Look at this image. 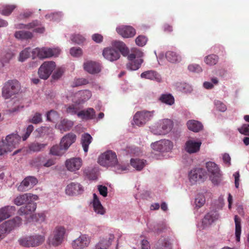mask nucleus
<instances>
[{
    "mask_svg": "<svg viewBox=\"0 0 249 249\" xmlns=\"http://www.w3.org/2000/svg\"><path fill=\"white\" fill-rule=\"evenodd\" d=\"M172 243L168 237L160 238L155 246L154 249H172Z\"/></svg>",
    "mask_w": 249,
    "mask_h": 249,
    "instance_id": "29",
    "label": "nucleus"
},
{
    "mask_svg": "<svg viewBox=\"0 0 249 249\" xmlns=\"http://www.w3.org/2000/svg\"><path fill=\"white\" fill-rule=\"evenodd\" d=\"M151 146L155 150L160 152H167L172 148L173 143L169 140H163L153 143Z\"/></svg>",
    "mask_w": 249,
    "mask_h": 249,
    "instance_id": "17",
    "label": "nucleus"
},
{
    "mask_svg": "<svg viewBox=\"0 0 249 249\" xmlns=\"http://www.w3.org/2000/svg\"><path fill=\"white\" fill-rule=\"evenodd\" d=\"M141 77L150 80H155L158 82H160L161 81L160 75L157 71L153 70L142 72L141 74Z\"/></svg>",
    "mask_w": 249,
    "mask_h": 249,
    "instance_id": "28",
    "label": "nucleus"
},
{
    "mask_svg": "<svg viewBox=\"0 0 249 249\" xmlns=\"http://www.w3.org/2000/svg\"><path fill=\"white\" fill-rule=\"evenodd\" d=\"M13 56L14 54L11 51L4 53L0 58L2 66H4L5 64L9 63Z\"/></svg>",
    "mask_w": 249,
    "mask_h": 249,
    "instance_id": "45",
    "label": "nucleus"
},
{
    "mask_svg": "<svg viewBox=\"0 0 249 249\" xmlns=\"http://www.w3.org/2000/svg\"><path fill=\"white\" fill-rule=\"evenodd\" d=\"M98 189L101 195L106 197L107 195V188L105 186L99 185Z\"/></svg>",
    "mask_w": 249,
    "mask_h": 249,
    "instance_id": "60",
    "label": "nucleus"
},
{
    "mask_svg": "<svg viewBox=\"0 0 249 249\" xmlns=\"http://www.w3.org/2000/svg\"><path fill=\"white\" fill-rule=\"evenodd\" d=\"M188 128L193 132H197L203 129L202 124L199 121L191 120L187 123Z\"/></svg>",
    "mask_w": 249,
    "mask_h": 249,
    "instance_id": "33",
    "label": "nucleus"
},
{
    "mask_svg": "<svg viewBox=\"0 0 249 249\" xmlns=\"http://www.w3.org/2000/svg\"><path fill=\"white\" fill-rule=\"evenodd\" d=\"M238 131L242 134L249 136V124H243L240 127L238 128Z\"/></svg>",
    "mask_w": 249,
    "mask_h": 249,
    "instance_id": "52",
    "label": "nucleus"
},
{
    "mask_svg": "<svg viewBox=\"0 0 249 249\" xmlns=\"http://www.w3.org/2000/svg\"><path fill=\"white\" fill-rule=\"evenodd\" d=\"M222 159L224 162L225 163V164L227 165V166L229 167L231 165V158L229 154L224 153V154H223Z\"/></svg>",
    "mask_w": 249,
    "mask_h": 249,
    "instance_id": "61",
    "label": "nucleus"
},
{
    "mask_svg": "<svg viewBox=\"0 0 249 249\" xmlns=\"http://www.w3.org/2000/svg\"><path fill=\"white\" fill-rule=\"evenodd\" d=\"M201 143L200 141L188 140L185 143V150L189 154L196 153L199 151Z\"/></svg>",
    "mask_w": 249,
    "mask_h": 249,
    "instance_id": "24",
    "label": "nucleus"
},
{
    "mask_svg": "<svg viewBox=\"0 0 249 249\" xmlns=\"http://www.w3.org/2000/svg\"><path fill=\"white\" fill-rule=\"evenodd\" d=\"M67 149L61 145V142L59 145H55L51 147L50 153L54 156H60L64 154Z\"/></svg>",
    "mask_w": 249,
    "mask_h": 249,
    "instance_id": "35",
    "label": "nucleus"
},
{
    "mask_svg": "<svg viewBox=\"0 0 249 249\" xmlns=\"http://www.w3.org/2000/svg\"><path fill=\"white\" fill-rule=\"evenodd\" d=\"M135 42L138 46H143L146 44L147 38L143 36H139L136 38Z\"/></svg>",
    "mask_w": 249,
    "mask_h": 249,
    "instance_id": "53",
    "label": "nucleus"
},
{
    "mask_svg": "<svg viewBox=\"0 0 249 249\" xmlns=\"http://www.w3.org/2000/svg\"><path fill=\"white\" fill-rule=\"evenodd\" d=\"M92 138L88 133H84L81 136V144L85 152L87 153L89 150V146L92 141Z\"/></svg>",
    "mask_w": 249,
    "mask_h": 249,
    "instance_id": "32",
    "label": "nucleus"
},
{
    "mask_svg": "<svg viewBox=\"0 0 249 249\" xmlns=\"http://www.w3.org/2000/svg\"><path fill=\"white\" fill-rule=\"evenodd\" d=\"M206 176V173L204 169L198 168L192 170L189 174V180L192 183L194 184L199 180H203Z\"/></svg>",
    "mask_w": 249,
    "mask_h": 249,
    "instance_id": "16",
    "label": "nucleus"
},
{
    "mask_svg": "<svg viewBox=\"0 0 249 249\" xmlns=\"http://www.w3.org/2000/svg\"><path fill=\"white\" fill-rule=\"evenodd\" d=\"M98 162L104 166H117L116 172L121 173L126 170V167L118 164V160L115 152L108 150L102 154L98 159Z\"/></svg>",
    "mask_w": 249,
    "mask_h": 249,
    "instance_id": "3",
    "label": "nucleus"
},
{
    "mask_svg": "<svg viewBox=\"0 0 249 249\" xmlns=\"http://www.w3.org/2000/svg\"><path fill=\"white\" fill-rule=\"evenodd\" d=\"M214 104L216 109L220 111L224 112L227 109L226 106L220 101H215Z\"/></svg>",
    "mask_w": 249,
    "mask_h": 249,
    "instance_id": "56",
    "label": "nucleus"
},
{
    "mask_svg": "<svg viewBox=\"0 0 249 249\" xmlns=\"http://www.w3.org/2000/svg\"><path fill=\"white\" fill-rule=\"evenodd\" d=\"M38 182L37 178L33 176H28L25 178L18 187V190L19 192H24L29 189L33 188Z\"/></svg>",
    "mask_w": 249,
    "mask_h": 249,
    "instance_id": "14",
    "label": "nucleus"
},
{
    "mask_svg": "<svg viewBox=\"0 0 249 249\" xmlns=\"http://www.w3.org/2000/svg\"><path fill=\"white\" fill-rule=\"evenodd\" d=\"M77 116L83 120H92L95 117V111L92 108H88L78 112Z\"/></svg>",
    "mask_w": 249,
    "mask_h": 249,
    "instance_id": "30",
    "label": "nucleus"
},
{
    "mask_svg": "<svg viewBox=\"0 0 249 249\" xmlns=\"http://www.w3.org/2000/svg\"><path fill=\"white\" fill-rule=\"evenodd\" d=\"M233 176L234 177L235 181V186L236 188H238L239 187V178H240V174L239 172L238 171L236 172L233 174Z\"/></svg>",
    "mask_w": 249,
    "mask_h": 249,
    "instance_id": "64",
    "label": "nucleus"
},
{
    "mask_svg": "<svg viewBox=\"0 0 249 249\" xmlns=\"http://www.w3.org/2000/svg\"><path fill=\"white\" fill-rule=\"evenodd\" d=\"M20 137L17 133L8 135L5 139L0 141V155L11 151L18 147L20 141Z\"/></svg>",
    "mask_w": 249,
    "mask_h": 249,
    "instance_id": "4",
    "label": "nucleus"
},
{
    "mask_svg": "<svg viewBox=\"0 0 249 249\" xmlns=\"http://www.w3.org/2000/svg\"><path fill=\"white\" fill-rule=\"evenodd\" d=\"M38 198L37 196L31 193H26L18 196L14 200V203L17 206H21L27 203L25 206H22L18 210V213L20 215H31L36 209V205L33 201Z\"/></svg>",
    "mask_w": 249,
    "mask_h": 249,
    "instance_id": "1",
    "label": "nucleus"
},
{
    "mask_svg": "<svg viewBox=\"0 0 249 249\" xmlns=\"http://www.w3.org/2000/svg\"><path fill=\"white\" fill-rule=\"evenodd\" d=\"M206 168L211 174L210 178L213 184L218 185L222 180V175L217 165L213 162L209 161L206 163Z\"/></svg>",
    "mask_w": 249,
    "mask_h": 249,
    "instance_id": "8",
    "label": "nucleus"
},
{
    "mask_svg": "<svg viewBox=\"0 0 249 249\" xmlns=\"http://www.w3.org/2000/svg\"><path fill=\"white\" fill-rule=\"evenodd\" d=\"M110 240H112V238H109V240L107 239H103L95 246L94 249H107V248L111 244Z\"/></svg>",
    "mask_w": 249,
    "mask_h": 249,
    "instance_id": "43",
    "label": "nucleus"
},
{
    "mask_svg": "<svg viewBox=\"0 0 249 249\" xmlns=\"http://www.w3.org/2000/svg\"><path fill=\"white\" fill-rule=\"evenodd\" d=\"M71 40L76 43L81 44L85 41V38L82 35L77 34L73 36Z\"/></svg>",
    "mask_w": 249,
    "mask_h": 249,
    "instance_id": "57",
    "label": "nucleus"
},
{
    "mask_svg": "<svg viewBox=\"0 0 249 249\" xmlns=\"http://www.w3.org/2000/svg\"><path fill=\"white\" fill-rule=\"evenodd\" d=\"M42 115L40 113L36 112L32 118L28 120L29 123L37 124L42 122Z\"/></svg>",
    "mask_w": 249,
    "mask_h": 249,
    "instance_id": "48",
    "label": "nucleus"
},
{
    "mask_svg": "<svg viewBox=\"0 0 249 249\" xmlns=\"http://www.w3.org/2000/svg\"><path fill=\"white\" fill-rule=\"evenodd\" d=\"M90 241V238L88 235L82 234L73 241L72 247L74 249H83L89 245Z\"/></svg>",
    "mask_w": 249,
    "mask_h": 249,
    "instance_id": "18",
    "label": "nucleus"
},
{
    "mask_svg": "<svg viewBox=\"0 0 249 249\" xmlns=\"http://www.w3.org/2000/svg\"><path fill=\"white\" fill-rule=\"evenodd\" d=\"M34 130V126L33 125L30 124L27 127L26 132L24 135L22 137L23 141H25L30 135L31 133Z\"/></svg>",
    "mask_w": 249,
    "mask_h": 249,
    "instance_id": "59",
    "label": "nucleus"
},
{
    "mask_svg": "<svg viewBox=\"0 0 249 249\" xmlns=\"http://www.w3.org/2000/svg\"><path fill=\"white\" fill-rule=\"evenodd\" d=\"M70 53L75 57H78L82 53V51L80 48L73 47L70 50Z\"/></svg>",
    "mask_w": 249,
    "mask_h": 249,
    "instance_id": "55",
    "label": "nucleus"
},
{
    "mask_svg": "<svg viewBox=\"0 0 249 249\" xmlns=\"http://www.w3.org/2000/svg\"><path fill=\"white\" fill-rule=\"evenodd\" d=\"M78 110V108L75 105H72L67 108V112L71 114H77Z\"/></svg>",
    "mask_w": 249,
    "mask_h": 249,
    "instance_id": "62",
    "label": "nucleus"
},
{
    "mask_svg": "<svg viewBox=\"0 0 249 249\" xmlns=\"http://www.w3.org/2000/svg\"><path fill=\"white\" fill-rule=\"evenodd\" d=\"M45 160V157L42 156H38L32 160V164L36 166L40 167L43 166Z\"/></svg>",
    "mask_w": 249,
    "mask_h": 249,
    "instance_id": "49",
    "label": "nucleus"
},
{
    "mask_svg": "<svg viewBox=\"0 0 249 249\" xmlns=\"http://www.w3.org/2000/svg\"><path fill=\"white\" fill-rule=\"evenodd\" d=\"M16 211L13 206H6L0 209V221H2L11 216Z\"/></svg>",
    "mask_w": 249,
    "mask_h": 249,
    "instance_id": "27",
    "label": "nucleus"
},
{
    "mask_svg": "<svg viewBox=\"0 0 249 249\" xmlns=\"http://www.w3.org/2000/svg\"><path fill=\"white\" fill-rule=\"evenodd\" d=\"M16 6L14 5H7L3 6L1 11V13L4 16L10 15L13 11L15 9Z\"/></svg>",
    "mask_w": 249,
    "mask_h": 249,
    "instance_id": "47",
    "label": "nucleus"
},
{
    "mask_svg": "<svg viewBox=\"0 0 249 249\" xmlns=\"http://www.w3.org/2000/svg\"><path fill=\"white\" fill-rule=\"evenodd\" d=\"M45 239L44 235L36 234L21 238L18 242L21 246L26 248L36 247L42 244Z\"/></svg>",
    "mask_w": 249,
    "mask_h": 249,
    "instance_id": "6",
    "label": "nucleus"
},
{
    "mask_svg": "<svg viewBox=\"0 0 249 249\" xmlns=\"http://www.w3.org/2000/svg\"><path fill=\"white\" fill-rule=\"evenodd\" d=\"M64 73L63 69L60 68L57 69L53 73L52 78L53 79L57 80L60 78Z\"/></svg>",
    "mask_w": 249,
    "mask_h": 249,
    "instance_id": "58",
    "label": "nucleus"
},
{
    "mask_svg": "<svg viewBox=\"0 0 249 249\" xmlns=\"http://www.w3.org/2000/svg\"><path fill=\"white\" fill-rule=\"evenodd\" d=\"M15 36L18 39H28L33 37L32 33L27 31H17L15 33Z\"/></svg>",
    "mask_w": 249,
    "mask_h": 249,
    "instance_id": "36",
    "label": "nucleus"
},
{
    "mask_svg": "<svg viewBox=\"0 0 249 249\" xmlns=\"http://www.w3.org/2000/svg\"><path fill=\"white\" fill-rule=\"evenodd\" d=\"M73 125V123L67 119H63L58 125V128L62 131L69 130Z\"/></svg>",
    "mask_w": 249,
    "mask_h": 249,
    "instance_id": "37",
    "label": "nucleus"
},
{
    "mask_svg": "<svg viewBox=\"0 0 249 249\" xmlns=\"http://www.w3.org/2000/svg\"><path fill=\"white\" fill-rule=\"evenodd\" d=\"M47 143H39L38 142L32 143L29 146V149L33 152H39L43 150L47 146Z\"/></svg>",
    "mask_w": 249,
    "mask_h": 249,
    "instance_id": "41",
    "label": "nucleus"
},
{
    "mask_svg": "<svg viewBox=\"0 0 249 249\" xmlns=\"http://www.w3.org/2000/svg\"><path fill=\"white\" fill-rule=\"evenodd\" d=\"M219 217L218 213L216 211H212L205 215L202 220V224L204 228L211 225L215 221L217 220Z\"/></svg>",
    "mask_w": 249,
    "mask_h": 249,
    "instance_id": "25",
    "label": "nucleus"
},
{
    "mask_svg": "<svg viewBox=\"0 0 249 249\" xmlns=\"http://www.w3.org/2000/svg\"><path fill=\"white\" fill-rule=\"evenodd\" d=\"M65 191L66 193L68 195H76L82 194L84 188L78 183L71 182L67 186Z\"/></svg>",
    "mask_w": 249,
    "mask_h": 249,
    "instance_id": "22",
    "label": "nucleus"
},
{
    "mask_svg": "<svg viewBox=\"0 0 249 249\" xmlns=\"http://www.w3.org/2000/svg\"><path fill=\"white\" fill-rule=\"evenodd\" d=\"M20 89V86L17 80H11L6 82L2 89V96L5 99H8L12 96L18 93Z\"/></svg>",
    "mask_w": 249,
    "mask_h": 249,
    "instance_id": "5",
    "label": "nucleus"
},
{
    "mask_svg": "<svg viewBox=\"0 0 249 249\" xmlns=\"http://www.w3.org/2000/svg\"><path fill=\"white\" fill-rule=\"evenodd\" d=\"M131 165L137 170H141L144 166V162L140 159H132L130 160Z\"/></svg>",
    "mask_w": 249,
    "mask_h": 249,
    "instance_id": "42",
    "label": "nucleus"
},
{
    "mask_svg": "<svg viewBox=\"0 0 249 249\" xmlns=\"http://www.w3.org/2000/svg\"><path fill=\"white\" fill-rule=\"evenodd\" d=\"M65 165L68 170L75 172L80 169L82 165V160L80 158H72L67 160Z\"/></svg>",
    "mask_w": 249,
    "mask_h": 249,
    "instance_id": "19",
    "label": "nucleus"
},
{
    "mask_svg": "<svg viewBox=\"0 0 249 249\" xmlns=\"http://www.w3.org/2000/svg\"><path fill=\"white\" fill-rule=\"evenodd\" d=\"M92 40L96 43H101L103 41V36L99 34H95L92 36Z\"/></svg>",
    "mask_w": 249,
    "mask_h": 249,
    "instance_id": "63",
    "label": "nucleus"
},
{
    "mask_svg": "<svg viewBox=\"0 0 249 249\" xmlns=\"http://www.w3.org/2000/svg\"><path fill=\"white\" fill-rule=\"evenodd\" d=\"M22 222V219L16 216L12 220L5 221L0 225V240L3 239L6 233L10 232L14 228L19 227Z\"/></svg>",
    "mask_w": 249,
    "mask_h": 249,
    "instance_id": "7",
    "label": "nucleus"
},
{
    "mask_svg": "<svg viewBox=\"0 0 249 249\" xmlns=\"http://www.w3.org/2000/svg\"><path fill=\"white\" fill-rule=\"evenodd\" d=\"M160 100L162 103L169 105H172L175 102L174 98L171 94H162Z\"/></svg>",
    "mask_w": 249,
    "mask_h": 249,
    "instance_id": "40",
    "label": "nucleus"
},
{
    "mask_svg": "<svg viewBox=\"0 0 249 249\" xmlns=\"http://www.w3.org/2000/svg\"><path fill=\"white\" fill-rule=\"evenodd\" d=\"M30 48H27L21 51L19 53L18 60L20 62L24 61L30 55Z\"/></svg>",
    "mask_w": 249,
    "mask_h": 249,
    "instance_id": "46",
    "label": "nucleus"
},
{
    "mask_svg": "<svg viewBox=\"0 0 249 249\" xmlns=\"http://www.w3.org/2000/svg\"><path fill=\"white\" fill-rule=\"evenodd\" d=\"M234 222L235 224V236L237 241H240L241 226V219L237 215L234 216Z\"/></svg>",
    "mask_w": 249,
    "mask_h": 249,
    "instance_id": "39",
    "label": "nucleus"
},
{
    "mask_svg": "<svg viewBox=\"0 0 249 249\" xmlns=\"http://www.w3.org/2000/svg\"><path fill=\"white\" fill-rule=\"evenodd\" d=\"M173 127V122L168 119L163 120L160 125V128L161 129L157 130L152 128V132L155 135H165L170 132Z\"/></svg>",
    "mask_w": 249,
    "mask_h": 249,
    "instance_id": "13",
    "label": "nucleus"
},
{
    "mask_svg": "<svg viewBox=\"0 0 249 249\" xmlns=\"http://www.w3.org/2000/svg\"><path fill=\"white\" fill-rule=\"evenodd\" d=\"M40 25V22L38 20H34L32 22L28 23L27 24H18L16 25V28L17 29H34V32L38 33H42L44 32L45 29L43 27H38V26Z\"/></svg>",
    "mask_w": 249,
    "mask_h": 249,
    "instance_id": "21",
    "label": "nucleus"
},
{
    "mask_svg": "<svg viewBox=\"0 0 249 249\" xmlns=\"http://www.w3.org/2000/svg\"><path fill=\"white\" fill-rule=\"evenodd\" d=\"M76 96L80 98V99L78 102V104H80L89 99L91 96V94L89 90H85L79 91L76 93Z\"/></svg>",
    "mask_w": 249,
    "mask_h": 249,
    "instance_id": "38",
    "label": "nucleus"
},
{
    "mask_svg": "<svg viewBox=\"0 0 249 249\" xmlns=\"http://www.w3.org/2000/svg\"><path fill=\"white\" fill-rule=\"evenodd\" d=\"M141 57L142 56L140 57L137 56L134 53L128 55L127 58L129 60V62L126 64L127 69L131 71L138 70L143 62V59Z\"/></svg>",
    "mask_w": 249,
    "mask_h": 249,
    "instance_id": "12",
    "label": "nucleus"
},
{
    "mask_svg": "<svg viewBox=\"0 0 249 249\" xmlns=\"http://www.w3.org/2000/svg\"><path fill=\"white\" fill-rule=\"evenodd\" d=\"M58 118L57 113L54 110H51L47 114V119L51 122H54Z\"/></svg>",
    "mask_w": 249,
    "mask_h": 249,
    "instance_id": "51",
    "label": "nucleus"
},
{
    "mask_svg": "<svg viewBox=\"0 0 249 249\" xmlns=\"http://www.w3.org/2000/svg\"><path fill=\"white\" fill-rule=\"evenodd\" d=\"M92 205L95 212L99 214L103 215L106 213V210L102 205L97 196L93 194Z\"/></svg>",
    "mask_w": 249,
    "mask_h": 249,
    "instance_id": "31",
    "label": "nucleus"
},
{
    "mask_svg": "<svg viewBox=\"0 0 249 249\" xmlns=\"http://www.w3.org/2000/svg\"><path fill=\"white\" fill-rule=\"evenodd\" d=\"M113 45L119 51L111 47L105 48L103 51V55L106 59L110 61H116L120 57V53L124 56L128 54L129 49L123 42L114 41Z\"/></svg>",
    "mask_w": 249,
    "mask_h": 249,
    "instance_id": "2",
    "label": "nucleus"
},
{
    "mask_svg": "<svg viewBox=\"0 0 249 249\" xmlns=\"http://www.w3.org/2000/svg\"><path fill=\"white\" fill-rule=\"evenodd\" d=\"M188 68L190 71L198 73L202 71L201 67L197 64H191L188 66Z\"/></svg>",
    "mask_w": 249,
    "mask_h": 249,
    "instance_id": "54",
    "label": "nucleus"
},
{
    "mask_svg": "<svg viewBox=\"0 0 249 249\" xmlns=\"http://www.w3.org/2000/svg\"><path fill=\"white\" fill-rule=\"evenodd\" d=\"M84 70L90 74L99 73L101 70V65L96 62L88 61L84 64Z\"/></svg>",
    "mask_w": 249,
    "mask_h": 249,
    "instance_id": "23",
    "label": "nucleus"
},
{
    "mask_svg": "<svg viewBox=\"0 0 249 249\" xmlns=\"http://www.w3.org/2000/svg\"><path fill=\"white\" fill-rule=\"evenodd\" d=\"M205 203V198L203 195L198 194L195 199V204L199 208L202 207Z\"/></svg>",
    "mask_w": 249,
    "mask_h": 249,
    "instance_id": "50",
    "label": "nucleus"
},
{
    "mask_svg": "<svg viewBox=\"0 0 249 249\" xmlns=\"http://www.w3.org/2000/svg\"><path fill=\"white\" fill-rule=\"evenodd\" d=\"M154 111H148L143 110L137 112L134 116V124L137 126H141L146 124L153 116Z\"/></svg>",
    "mask_w": 249,
    "mask_h": 249,
    "instance_id": "10",
    "label": "nucleus"
},
{
    "mask_svg": "<svg viewBox=\"0 0 249 249\" xmlns=\"http://www.w3.org/2000/svg\"><path fill=\"white\" fill-rule=\"evenodd\" d=\"M60 50L58 48H36L33 50L32 53L34 56H37L39 58H45L56 56L60 53Z\"/></svg>",
    "mask_w": 249,
    "mask_h": 249,
    "instance_id": "9",
    "label": "nucleus"
},
{
    "mask_svg": "<svg viewBox=\"0 0 249 249\" xmlns=\"http://www.w3.org/2000/svg\"><path fill=\"white\" fill-rule=\"evenodd\" d=\"M117 32L124 38L133 37L136 34L135 29L130 26L122 25L116 28Z\"/></svg>",
    "mask_w": 249,
    "mask_h": 249,
    "instance_id": "20",
    "label": "nucleus"
},
{
    "mask_svg": "<svg viewBox=\"0 0 249 249\" xmlns=\"http://www.w3.org/2000/svg\"><path fill=\"white\" fill-rule=\"evenodd\" d=\"M65 232V229L63 227L58 226L55 228L53 237L51 241L53 246H58L62 243Z\"/></svg>",
    "mask_w": 249,
    "mask_h": 249,
    "instance_id": "15",
    "label": "nucleus"
},
{
    "mask_svg": "<svg viewBox=\"0 0 249 249\" xmlns=\"http://www.w3.org/2000/svg\"><path fill=\"white\" fill-rule=\"evenodd\" d=\"M218 61V57L215 54H210L205 57V62L209 65L213 66L215 65Z\"/></svg>",
    "mask_w": 249,
    "mask_h": 249,
    "instance_id": "44",
    "label": "nucleus"
},
{
    "mask_svg": "<svg viewBox=\"0 0 249 249\" xmlns=\"http://www.w3.org/2000/svg\"><path fill=\"white\" fill-rule=\"evenodd\" d=\"M55 67V64L53 61L44 62L38 69V73L40 78L47 79Z\"/></svg>",
    "mask_w": 249,
    "mask_h": 249,
    "instance_id": "11",
    "label": "nucleus"
},
{
    "mask_svg": "<svg viewBox=\"0 0 249 249\" xmlns=\"http://www.w3.org/2000/svg\"><path fill=\"white\" fill-rule=\"evenodd\" d=\"M165 57L168 61L172 63H178L181 60V56L176 52L173 51L167 52Z\"/></svg>",
    "mask_w": 249,
    "mask_h": 249,
    "instance_id": "34",
    "label": "nucleus"
},
{
    "mask_svg": "<svg viewBox=\"0 0 249 249\" xmlns=\"http://www.w3.org/2000/svg\"><path fill=\"white\" fill-rule=\"evenodd\" d=\"M76 139V136L75 134L69 133L65 135L61 139L60 142L61 145L64 146L67 150L69 147L74 143Z\"/></svg>",
    "mask_w": 249,
    "mask_h": 249,
    "instance_id": "26",
    "label": "nucleus"
}]
</instances>
